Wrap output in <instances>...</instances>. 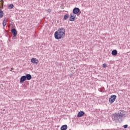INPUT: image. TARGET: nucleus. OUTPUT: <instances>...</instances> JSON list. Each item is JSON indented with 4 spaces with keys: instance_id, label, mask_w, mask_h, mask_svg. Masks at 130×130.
<instances>
[{
    "instance_id": "f257e3e1",
    "label": "nucleus",
    "mask_w": 130,
    "mask_h": 130,
    "mask_svg": "<svg viewBox=\"0 0 130 130\" xmlns=\"http://www.w3.org/2000/svg\"><path fill=\"white\" fill-rule=\"evenodd\" d=\"M126 112L124 111H120L112 115V118L115 122H121L126 117Z\"/></svg>"
},
{
    "instance_id": "f03ea898",
    "label": "nucleus",
    "mask_w": 130,
    "mask_h": 130,
    "mask_svg": "<svg viewBox=\"0 0 130 130\" xmlns=\"http://www.w3.org/2000/svg\"><path fill=\"white\" fill-rule=\"evenodd\" d=\"M64 32V28L63 27L59 28L58 31H55L54 33V37L55 39H57V40H58V39H61V38H63V36L66 35Z\"/></svg>"
},
{
    "instance_id": "7ed1b4c3",
    "label": "nucleus",
    "mask_w": 130,
    "mask_h": 130,
    "mask_svg": "<svg viewBox=\"0 0 130 130\" xmlns=\"http://www.w3.org/2000/svg\"><path fill=\"white\" fill-rule=\"evenodd\" d=\"M73 14H75V15H77V16H78L79 15H81V10L79 8L75 7L73 10Z\"/></svg>"
},
{
    "instance_id": "20e7f679",
    "label": "nucleus",
    "mask_w": 130,
    "mask_h": 130,
    "mask_svg": "<svg viewBox=\"0 0 130 130\" xmlns=\"http://www.w3.org/2000/svg\"><path fill=\"white\" fill-rule=\"evenodd\" d=\"M116 99V95H112L110 98L109 99V102L110 103H113L115 100Z\"/></svg>"
},
{
    "instance_id": "39448f33",
    "label": "nucleus",
    "mask_w": 130,
    "mask_h": 130,
    "mask_svg": "<svg viewBox=\"0 0 130 130\" xmlns=\"http://www.w3.org/2000/svg\"><path fill=\"white\" fill-rule=\"evenodd\" d=\"M75 20H76V15H73V13L70 14V21L71 22H74Z\"/></svg>"
},
{
    "instance_id": "423d86ee",
    "label": "nucleus",
    "mask_w": 130,
    "mask_h": 130,
    "mask_svg": "<svg viewBox=\"0 0 130 130\" xmlns=\"http://www.w3.org/2000/svg\"><path fill=\"white\" fill-rule=\"evenodd\" d=\"M11 32L12 33L13 36H14V37L17 36V35L18 34V31H17V29H16V28L12 29Z\"/></svg>"
},
{
    "instance_id": "0eeeda50",
    "label": "nucleus",
    "mask_w": 130,
    "mask_h": 130,
    "mask_svg": "<svg viewBox=\"0 0 130 130\" xmlns=\"http://www.w3.org/2000/svg\"><path fill=\"white\" fill-rule=\"evenodd\" d=\"M26 77L25 76H22L21 78H20V84H22V83H24V82H25V81H26Z\"/></svg>"
},
{
    "instance_id": "6e6552de",
    "label": "nucleus",
    "mask_w": 130,
    "mask_h": 130,
    "mask_svg": "<svg viewBox=\"0 0 130 130\" xmlns=\"http://www.w3.org/2000/svg\"><path fill=\"white\" fill-rule=\"evenodd\" d=\"M31 62L32 63H35L36 64H38V60L36 59V58H32L31 59Z\"/></svg>"
},
{
    "instance_id": "1a4fd4ad",
    "label": "nucleus",
    "mask_w": 130,
    "mask_h": 130,
    "mask_svg": "<svg viewBox=\"0 0 130 130\" xmlns=\"http://www.w3.org/2000/svg\"><path fill=\"white\" fill-rule=\"evenodd\" d=\"M84 114H85V112L83 111H81L78 112L77 117H82V116H83V115H84Z\"/></svg>"
},
{
    "instance_id": "9d476101",
    "label": "nucleus",
    "mask_w": 130,
    "mask_h": 130,
    "mask_svg": "<svg viewBox=\"0 0 130 130\" xmlns=\"http://www.w3.org/2000/svg\"><path fill=\"white\" fill-rule=\"evenodd\" d=\"M25 77L26 80H27V81H30V80L32 79V76H31L30 74H26Z\"/></svg>"
},
{
    "instance_id": "9b49d317",
    "label": "nucleus",
    "mask_w": 130,
    "mask_h": 130,
    "mask_svg": "<svg viewBox=\"0 0 130 130\" xmlns=\"http://www.w3.org/2000/svg\"><path fill=\"white\" fill-rule=\"evenodd\" d=\"M111 53L114 56H116V55H117V50H113V51H112Z\"/></svg>"
},
{
    "instance_id": "f8f14e48",
    "label": "nucleus",
    "mask_w": 130,
    "mask_h": 130,
    "mask_svg": "<svg viewBox=\"0 0 130 130\" xmlns=\"http://www.w3.org/2000/svg\"><path fill=\"white\" fill-rule=\"evenodd\" d=\"M61 130H67L68 129V125H63L61 126L60 128Z\"/></svg>"
},
{
    "instance_id": "ddd939ff",
    "label": "nucleus",
    "mask_w": 130,
    "mask_h": 130,
    "mask_svg": "<svg viewBox=\"0 0 130 130\" xmlns=\"http://www.w3.org/2000/svg\"><path fill=\"white\" fill-rule=\"evenodd\" d=\"M7 22H8V19H7V18H4V20L3 22V25L4 27H5L6 25H7Z\"/></svg>"
},
{
    "instance_id": "4468645a",
    "label": "nucleus",
    "mask_w": 130,
    "mask_h": 130,
    "mask_svg": "<svg viewBox=\"0 0 130 130\" xmlns=\"http://www.w3.org/2000/svg\"><path fill=\"white\" fill-rule=\"evenodd\" d=\"M69 17H70V16L69 15V14H66L63 16V19H64V20H68V19H69Z\"/></svg>"
},
{
    "instance_id": "2eb2a0df",
    "label": "nucleus",
    "mask_w": 130,
    "mask_h": 130,
    "mask_svg": "<svg viewBox=\"0 0 130 130\" xmlns=\"http://www.w3.org/2000/svg\"><path fill=\"white\" fill-rule=\"evenodd\" d=\"M13 8H14V5L13 4H10L9 6H8V8L9 9V10H11V9H13Z\"/></svg>"
},
{
    "instance_id": "dca6fc26",
    "label": "nucleus",
    "mask_w": 130,
    "mask_h": 130,
    "mask_svg": "<svg viewBox=\"0 0 130 130\" xmlns=\"http://www.w3.org/2000/svg\"><path fill=\"white\" fill-rule=\"evenodd\" d=\"M4 17V11H0V18H3Z\"/></svg>"
},
{
    "instance_id": "f3484780",
    "label": "nucleus",
    "mask_w": 130,
    "mask_h": 130,
    "mask_svg": "<svg viewBox=\"0 0 130 130\" xmlns=\"http://www.w3.org/2000/svg\"><path fill=\"white\" fill-rule=\"evenodd\" d=\"M127 126H128V125L127 124H125L123 126V127H124V128H127Z\"/></svg>"
},
{
    "instance_id": "a211bd4d",
    "label": "nucleus",
    "mask_w": 130,
    "mask_h": 130,
    "mask_svg": "<svg viewBox=\"0 0 130 130\" xmlns=\"http://www.w3.org/2000/svg\"><path fill=\"white\" fill-rule=\"evenodd\" d=\"M107 67V64L106 63H104L103 65V68H106Z\"/></svg>"
},
{
    "instance_id": "6ab92c4d",
    "label": "nucleus",
    "mask_w": 130,
    "mask_h": 130,
    "mask_svg": "<svg viewBox=\"0 0 130 130\" xmlns=\"http://www.w3.org/2000/svg\"><path fill=\"white\" fill-rule=\"evenodd\" d=\"M1 2L2 3L1 4L2 6H4V0H1Z\"/></svg>"
},
{
    "instance_id": "aec40b11",
    "label": "nucleus",
    "mask_w": 130,
    "mask_h": 130,
    "mask_svg": "<svg viewBox=\"0 0 130 130\" xmlns=\"http://www.w3.org/2000/svg\"><path fill=\"white\" fill-rule=\"evenodd\" d=\"M47 12H48V13H51V9H48Z\"/></svg>"
},
{
    "instance_id": "412c9836",
    "label": "nucleus",
    "mask_w": 130,
    "mask_h": 130,
    "mask_svg": "<svg viewBox=\"0 0 130 130\" xmlns=\"http://www.w3.org/2000/svg\"><path fill=\"white\" fill-rule=\"evenodd\" d=\"M2 87H3V85L0 84V89H1V88H2Z\"/></svg>"
},
{
    "instance_id": "4be33fe9",
    "label": "nucleus",
    "mask_w": 130,
    "mask_h": 130,
    "mask_svg": "<svg viewBox=\"0 0 130 130\" xmlns=\"http://www.w3.org/2000/svg\"><path fill=\"white\" fill-rule=\"evenodd\" d=\"M2 9H0V12H2Z\"/></svg>"
}]
</instances>
